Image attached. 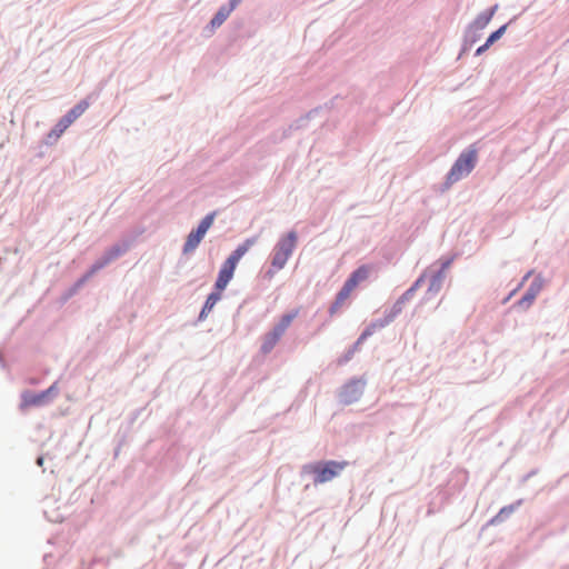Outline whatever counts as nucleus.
Returning a JSON list of instances; mask_svg holds the SVG:
<instances>
[{
    "mask_svg": "<svg viewBox=\"0 0 569 569\" xmlns=\"http://www.w3.org/2000/svg\"><path fill=\"white\" fill-rule=\"evenodd\" d=\"M490 46H491V44H490L488 41H486V43H485V44H482L481 47H479V48L477 49V52H476V53H477V54H481V53H483L485 51H487V50L489 49V47H490Z\"/></svg>",
    "mask_w": 569,
    "mask_h": 569,
    "instance_id": "obj_22",
    "label": "nucleus"
},
{
    "mask_svg": "<svg viewBox=\"0 0 569 569\" xmlns=\"http://www.w3.org/2000/svg\"><path fill=\"white\" fill-rule=\"evenodd\" d=\"M297 311L292 313H288L281 317L280 321L278 322L280 326L284 327V329H288V327L291 325L292 320L297 317Z\"/></svg>",
    "mask_w": 569,
    "mask_h": 569,
    "instance_id": "obj_19",
    "label": "nucleus"
},
{
    "mask_svg": "<svg viewBox=\"0 0 569 569\" xmlns=\"http://www.w3.org/2000/svg\"><path fill=\"white\" fill-rule=\"evenodd\" d=\"M298 241L296 231H290L281 237L272 251L271 268L267 271V276L272 278L274 273L281 270L291 257Z\"/></svg>",
    "mask_w": 569,
    "mask_h": 569,
    "instance_id": "obj_2",
    "label": "nucleus"
},
{
    "mask_svg": "<svg viewBox=\"0 0 569 569\" xmlns=\"http://www.w3.org/2000/svg\"><path fill=\"white\" fill-rule=\"evenodd\" d=\"M42 460H43L42 458H39V459H38V463H39V465H42Z\"/></svg>",
    "mask_w": 569,
    "mask_h": 569,
    "instance_id": "obj_26",
    "label": "nucleus"
},
{
    "mask_svg": "<svg viewBox=\"0 0 569 569\" xmlns=\"http://www.w3.org/2000/svg\"><path fill=\"white\" fill-rule=\"evenodd\" d=\"M442 279H443L442 271H440V272L436 273V274L431 278L430 286H429V290H430V291L438 292V291L440 290Z\"/></svg>",
    "mask_w": 569,
    "mask_h": 569,
    "instance_id": "obj_16",
    "label": "nucleus"
},
{
    "mask_svg": "<svg viewBox=\"0 0 569 569\" xmlns=\"http://www.w3.org/2000/svg\"><path fill=\"white\" fill-rule=\"evenodd\" d=\"M422 280H423V277H420V278L416 281L415 286L406 292V296H409V295H410V293H411V292H412L417 287H419V286H420V283L422 282Z\"/></svg>",
    "mask_w": 569,
    "mask_h": 569,
    "instance_id": "obj_23",
    "label": "nucleus"
},
{
    "mask_svg": "<svg viewBox=\"0 0 569 569\" xmlns=\"http://www.w3.org/2000/svg\"><path fill=\"white\" fill-rule=\"evenodd\" d=\"M103 264H98L94 267V269L101 268Z\"/></svg>",
    "mask_w": 569,
    "mask_h": 569,
    "instance_id": "obj_27",
    "label": "nucleus"
},
{
    "mask_svg": "<svg viewBox=\"0 0 569 569\" xmlns=\"http://www.w3.org/2000/svg\"><path fill=\"white\" fill-rule=\"evenodd\" d=\"M539 290H540V286L532 283L530 286V288L527 290V292L525 293V296L519 300V302H518L519 307H521L522 309H528L535 301Z\"/></svg>",
    "mask_w": 569,
    "mask_h": 569,
    "instance_id": "obj_12",
    "label": "nucleus"
},
{
    "mask_svg": "<svg viewBox=\"0 0 569 569\" xmlns=\"http://www.w3.org/2000/svg\"><path fill=\"white\" fill-rule=\"evenodd\" d=\"M369 272L370 268L368 266H361L351 273V276L348 278L346 282L353 289H356L360 282L368 279Z\"/></svg>",
    "mask_w": 569,
    "mask_h": 569,
    "instance_id": "obj_10",
    "label": "nucleus"
},
{
    "mask_svg": "<svg viewBox=\"0 0 569 569\" xmlns=\"http://www.w3.org/2000/svg\"><path fill=\"white\" fill-rule=\"evenodd\" d=\"M371 335V330L370 329H367L366 331H363V333L360 336L359 340H358V343H360L361 341H363L367 337H369Z\"/></svg>",
    "mask_w": 569,
    "mask_h": 569,
    "instance_id": "obj_24",
    "label": "nucleus"
},
{
    "mask_svg": "<svg viewBox=\"0 0 569 569\" xmlns=\"http://www.w3.org/2000/svg\"><path fill=\"white\" fill-rule=\"evenodd\" d=\"M287 329H284V327L280 326L279 323H277L274 326V328L270 331L276 338H281V336L284 333Z\"/></svg>",
    "mask_w": 569,
    "mask_h": 569,
    "instance_id": "obj_20",
    "label": "nucleus"
},
{
    "mask_svg": "<svg viewBox=\"0 0 569 569\" xmlns=\"http://www.w3.org/2000/svg\"><path fill=\"white\" fill-rule=\"evenodd\" d=\"M220 299H221V291L216 290V291L211 292L204 302V306L200 312L199 318L204 319L207 317V315L213 309V307Z\"/></svg>",
    "mask_w": 569,
    "mask_h": 569,
    "instance_id": "obj_13",
    "label": "nucleus"
},
{
    "mask_svg": "<svg viewBox=\"0 0 569 569\" xmlns=\"http://www.w3.org/2000/svg\"><path fill=\"white\" fill-rule=\"evenodd\" d=\"M240 0H231L228 6H223L219 9L216 16L212 18L210 24L212 28L220 27L230 13L236 9Z\"/></svg>",
    "mask_w": 569,
    "mask_h": 569,
    "instance_id": "obj_8",
    "label": "nucleus"
},
{
    "mask_svg": "<svg viewBox=\"0 0 569 569\" xmlns=\"http://www.w3.org/2000/svg\"><path fill=\"white\" fill-rule=\"evenodd\" d=\"M89 108V102L87 100L80 101L76 104L66 116V121L72 124L80 116L84 113V111Z\"/></svg>",
    "mask_w": 569,
    "mask_h": 569,
    "instance_id": "obj_11",
    "label": "nucleus"
},
{
    "mask_svg": "<svg viewBox=\"0 0 569 569\" xmlns=\"http://www.w3.org/2000/svg\"><path fill=\"white\" fill-rule=\"evenodd\" d=\"M214 220V213L207 214L201 222L199 223L198 228L193 231H191L183 246V253H190L196 250V248L200 244L202 241L204 234L210 229Z\"/></svg>",
    "mask_w": 569,
    "mask_h": 569,
    "instance_id": "obj_5",
    "label": "nucleus"
},
{
    "mask_svg": "<svg viewBox=\"0 0 569 569\" xmlns=\"http://www.w3.org/2000/svg\"><path fill=\"white\" fill-rule=\"evenodd\" d=\"M256 238H249L243 241L238 248L227 258L222 263L218 278L214 283V289L223 291L228 283L233 278L234 270L240 259L249 251V249L256 243Z\"/></svg>",
    "mask_w": 569,
    "mask_h": 569,
    "instance_id": "obj_1",
    "label": "nucleus"
},
{
    "mask_svg": "<svg viewBox=\"0 0 569 569\" xmlns=\"http://www.w3.org/2000/svg\"><path fill=\"white\" fill-rule=\"evenodd\" d=\"M348 466L347 461H327L309 463L303 467V472L313 475V483H325L331 481L340 475V472Z\"/></svg>",
    "mask_w": 569,
    "mask_h": 569,
    "instance_id": "obj_3",
    "label": "nucleus"
},
{
    "mask_svg": "<svg viewBox=\"0 0 569 569\" xmlns=\"http://www.w3.org/2000/svg\"><path fill=\"white\" fill-rule=\"evenodd\" d=\"M120 254V249H114L113 252H111L110 257L106 260L104 263H107L108 261H110L112 258L117 257Z\"/></svg>",
    "mask_w": 569,
    "mask_h": 569,
    "instance_id": "obj_25",
    "label": "nucleus"
},
{
    "mask_svg": "<svg viewBox=\"0 0 569 569\" xmlns=\"http://www.w3.org/2000/svg\"><path fill=\"white\" fill-rule=\"evenodd\" d=\"M507 30V24H503L502 27H500L498 30H496L495 32H492L489 38L487 39V41L490 43V44H493L497 40H499L503 33L506 32Z\"/></svg>",
    "mask_w": 569,
    "mask_h": 569,
    "instance_id": "obj_18",
    "label": "nucleus"
},
{
    "mask_svg": "<svg viewBox=\"0 0 569 569\" xmlns=\"http://www.w3.org/2000/svg\"><path fill=\"white\" fill-rule=\"evenodd\" d=\"M496 11V7L491 8L489 11L480 13L473 21L472 27L476 29H485L489 22L491 21Z\"/></svg>",
    "mask_w": 569,
    "mask_h": 569,
    "instance_id": "obj_14",
    "label": "nucleus"
},
{
    "mask_svg": "<svg viewBox=\"0 0 569 569\" xmlns=\"http://www.w3.org/2000/svg\"><path fill=\"white\" fill-rule=\"evenodd\" d=\"M363 392V385L359 381H352L346 385L340 392V401L343 405H351L360 399Z\"/></svg>",
    "mask_w": 569,
    "mask_h": 569,
    "instance_id": "obj_6",
    "label": "nucleus"
},
{
    "mask_svg": "<svg viewBox=\"0 0 569 569\" xmlns=\"http://www.w3.org/2000/svg\"><path fill=\"white\" fill-rule=\"evenodd\" d=\"M57 395V385H52L50 388H48L46 391H42L40 393L33 395L28 393L23 396V407H31V406H41L48 402V400Z\"/></svg>",
    "mask_w": 569,
    "mask_h": 569,
    "instance_id": "obj_7",
    "label": "nucleus"
},
{
    "mask_svg": "<svg viewBox=\"0 0 569 569\" xmlns=\"http://www.w3.org/2000/svg\"><path fill=\"white\" fill-rule=\"evenodd\" d=\"M71 124L66 121V118L62 117L59 122L54 126V128L49 133V138L57 139L60 137Z\"/></svg>",
    "mask_w": 569,
    "mask_h": 569,
    "instance_id": "obj_15",
    "label": "nucleus"
},
{
    "mask_svg": "<svg viewBox=\"0 0 569 569\" xmlns=\"http://www.w3.org/2000/svg\"><path fill=\"white\" fill-rule=\"evenodd\" d=\"M353 290L355 289L351 286H349L347 282H345L343 287L338 292L333 303L330 307L331 315L336 313L345 305V302L350 297V295Z\"/></svg>",
    "mask_w": 569,
    "mask_h": 569,
    "instance_id": "obj_9",
    "label": "nucleus"
},
{
    "mask_svg": "<svg viewBox=\"0 0 569 569\" xmlns=\"http://www.w3.org/2000/svg\"><path fill=\"white\" fill-rule=\"evenodd\" d=\"M287 329H284V327L280 326L279 323H277L274 326V328L270 331L276 338H281V336L284 333Z\"/></svg>",
    "mask_w": 569,
    "mask_h": 569,
    "instance_id": "obj_21",
    "label": "nucleus"
},
{
    "mask_svg": "<svg viewBox=\"0 0 569 569\" xmlns=\"http://www.w3.org/2000/svg\"><path fill=\"white\" fill-rule=\"evenodd\" d=\"M278 341H279V338H276L271 332H269L266 336L264 342L262 345V350L264 352L270 351L277 345Z\"/></svg>",
    "mask_w": 569,
    "mask_h": 569,
    "instance_id": "obj_17",
    "label": "nucleus"
},
{
    "mask_svg": "<svg viewBox=\"0 0 569 569\" xmlns=\"http://www.w3.org/2000/svg\"><path fill=\"white\" fill-rule=\"evenodd\" d=\"M477 162V150L476 149H469L465 152H462L453 166L451 167L447 180L450 183H453L458 180H460L462 177L469 174Z\"/></svg>",
    "mask_w": 569,
    "mask_h": 569,
    "instance_id": "obj_4",
    "label": "nucleus"
}]
</instances>
